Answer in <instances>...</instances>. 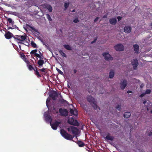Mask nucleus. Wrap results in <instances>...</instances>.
<instances>
[{
    "label": "nucleus",
    "mask_w": 152,
    "mask_h": 152,
    "mask_svg": "<svg viewBox=\"0 0 152 152\" xmlns=\"http://www.w3.org/2000/svg\"><path fill=\"white\" fill-rule=\"evenodd\" d=\"M49 96L51 97L53 100H55L58 96V94L56 92L54 91L50 94Z\"/></svg>",
    "instance_id": "nucleus-11"
},
{
    "label": "nucleus",
    "mask_w": 152,
    "mask_h": 152,
    "mask_svg": "<svg viewBox=\"0 0 152 152\" xmlns=\"http://www.w3.org/2000/svg\"><path fill=\"white\" fill-rule=\"evenodd\" d=\"M116 108L118 110H120L121 107L120 105H118V106H117Z\"/></svg>",
    "instance_id": "nucleus-44"
},
{
    "label": "nucleus",
    "mask_w": 152,
    "mask_h": 152,
    "mask_svg": "<svg viewBox=\"0 0 152 152\" xmlns=\"http://www.w3.org/2000/svg\"><path fill=\"white\" fill-rule=\"evenodd\" d=\"M146 100H144L143 101V103L144 104H145L146 103Z\"/></svg>",
    "instance_id": "nucleus-54"
},
{
    "label": "nucleus",
    "mask_w": 152,
    "mask_h": 152,
    "mask_svg": "<svg viewBox=\"0 0 152 152\" xmlns=\"http://www.w3.org/2000/svg\"><path fill=\"white\" fill-rule=\"evenodd\" d=\"M28 67L29 70H34V69H35V68H34V67L31 65H28Z\"/></svg>",
    "instance_id": "nucleus-31"
},
{
    "label": "nucleus",
    "mask_w": 152,
    "mask_h": 152,
    "mask_svg": "<svg viewBox=\"0 0 152 152\" xmlns=\"http://www.w3.org/2000/svg\"><path fill=\"white\" fill-rule=\"evenodd\" d=\"M59 53L61 54V55L63 57H66V55L65 53H64L62 50H60L59 51Z\"/></svg>",
    "instance_id": "nucleus-28"
},
{
    "label": "nucleus",
    "mask_w": 152,
    "mask_h": 152,
    "mask_svg": "<svg viewBox=\"0 0 152 152\" xmlns=\"http://www.w3.org/2000/svg\"><path fill=\"white\" fill-rule=\"evenodd\" d=\"M46 15L47 18L48 19L49 21H52V20L51 19V18L50 15L49 14H47Z\"/></svg>",
    "instance_id": "nucleus-32"
},
{
    "label": "nucleus",
    "mask_w": 152,
    "mask_h": 152,
    "mask_svg": "<svg viewBox=\"0 0 152 152\" xmlns=\"http://www.w3.org/2000/svg\"><path fill=\"white\" fill-rule=\"evenodd\" d=\"M148 134L149 136L151 135H152V132H150L148 133Z\"/></svg>",
    "instance_id": "nucleus-49"
},
{
    "label": "nucleus",
    "mask_w": 152,
    "mask_h": 152,
    "mask_svg": "<svg viewBox=\"0 0 152 152\" xmlns=\"http://www.w3.org/2000/svg\"><path fill=\"white\" fill-rule=\"evenodd\" d=\"M53 109L54 110H56V107L54 106L53 107Z\"/></svg>",
    "instance_id": "nucleus-55"
},
{
    "label": "nucleus",
    "mask_w": 152,
    "mask_h": 152,
    "mask_svg": "<svg viewBox=\"0 0 152 152\" xmlns=\"http://www.w3.org/2000/svg\"><path fill=\"white\" fill-rule=\"evenodd\" d=\"M64 47L67 50H72V48L68 45H64Z\"/></svg>",
    "instance_id": "nucleus-27"
},
{
    "label": "nucleus",
    "mask_w": 152,
    "mask_h": 152,
    "mask_svg": "<svg viewBox=\"0 0 152 152\" xmlns=\"http://www.w3.org/2000/svg\"><path fill=\"white\" fill-rule=\"evenodd\" d=\"M99 19V18L98 17H96L95 19V20H94V22H96L97 21V20H98V19Z\"/></svg>",
    "instance_id": "nucleus-50"
},
{
    "label": "nucleus",
    "mask_w": 152,
    "mask_h": 152,
    "mask_svg": "<svg viewBox=\"0 0 152 152\" xmlns=\"http://www.w3.org/2000/svg\"><path fill=\"white\" fill-rule=\"evenodd\" d=\"M75 11V9L73 10H72V12H74Z\"/></svg>",
    "instance_id": "nucleus-58"
},
{
    "label": "nucleus",
    "mask_w": 152,
    "mask_h": 152,
    "mask_svg": "<svg viewBox=\"0 0 152 152\" xmlns=\"http://www.w3.org/2000/svg\"><path fill=\"white\" fill-rule=\"evenodd\" d=\"M26 62L27 64V66H28V65H30V62H29V61L28 60L27 61H26Z\"/></svg>",
    "instance_id": "nucleus-48"
},
{
    "label": "nucleus",
    "mask_w": 152,
    "mask_h": 152,
    "mask_svg": "<svg viewBox=\"0 0 152 152\" xmlns=\"http://www.w3.org/2000/svg\"><path fill=\"white\" fill-rule=\"evenodd\" d=\"M56 69L59 74H60L62 75H63V72H62L59 69L57 68Z\"/></svg>",
    "instance_id": "nucleus-39"
},
{
    "label": "nucleus",
    "mask_w": 152,
    "mask_h": 152,
    "mask_svg": "<svg viewBox=\"0 0 152 152\" xmlns=\"http://www.w3.org/2000/svg\"><path fill=\"white\" fill-rule=\"evenodd\" d=\"M69 3H64L65 10H66L69 6Z\"/></svg>",
    "instance_id": "nucleus-40"
},
{
    "label": "nucleus",
    "mask_w": 152,
    "mask_h": 152,
    "mask_svg": "<svg viewBox=\"0 0 152 152\" xmlns=\"http://www.w3.org/2000/svg\"><path fill=\"white\" fill-rule=\"evenodd\" d=\"M131 115L130 112H127L124 113V116L125 118H129Z\"/></svg>",
    "instance_id": "nucleus-22"
},
{
    "label": "nucleus",
    "mask_w": 152,
    "mask_h": 152,
    "mask_svg": "<svg viewBox=\"0 0 152 152\" xmlns=\"http://www.w3.org/2000/svg\"><path fill=\"white\" fill-rule=\"evenodd\" d=\"M59 112L61 115L63 116H66L68 114V112L67 109L60 108L59 110Z\"/></svg>",
    "instance_id": "nucleus-3"
},
{
    "label": "nucleus",
    "mask_w": 152,
    "mask_h": 152,
    "mask_svg": "<svg viewBox=\"0 0 152 152\" xmlns=\"http://www.w3.org/2000/svg\"><path fill=\"white\" fill-rule=\"evenodd\" d=\"M131 30L132 28L131 26H125L124 28V31L126 33H130Z\"/></svg>",
    "instance_id": "nucleus-16"
},
{
    "label": "nucleus",
    "mask_w": 152,
    "mask_h": 152,
    "mask_svg": "<svg viewBox=\"0 0 152 152\" xmlns=\"http://www.w3.org/2000/svg\"><path fill=\"white\" fill-rule=\"evenodd\" d=\"M31 46L33 48H35L37 47V45L33 41H32L31 42Z\"/></svg>",
    "instance_id": "nucleus-35"
},
{
    "label": "nucleus",
    "mask_w": 152,
    "mask_h": 152,
    "mask_svg": "<svg viewBox=\"0 0 152 152\" xmlns=\"http://www.w3.org/2000/svg\"><path fill=\"white\" fill-rule=\"evenodd\" d=\"M34 74L37 75V77L38 78L41 77L40 74H39V72L38 71L37 68L35 66V69H34Z\"/></svg>",
    "instance_id": "nucleus-20"
},
{
    "label": "nucleus",
    "mask_w": 152,
    "mask_h": 152,
    "mask_svg": "<svg viewBox=\"0 0 152 152\" xmlns=\"http://www.w3.org/2000/svg\"><path fill=\"white\" fill-rule=\"evenodd\" d=\"M127 92L128 93H131L132 92L131 91L129 90Z\"/></svg>",
    "instance_id": "nucleus-53"
},
{
    "label": "nucleus",
    "mask_w": 152,
    "mask_h": 152,
    "mask_svg": "<svg viewBox=\"0 0 152 152\" xmlns=\"http://www.w3.org/2000/svg\"><path fill=\"white\" fill-rule=\"evenodd\" d=\"M107 17V15H105L103 16V18H106Z\"/></svg>",
    "instance_id": "nucleus-52"
},
{
    "label": "nucleus",
    "mask_w": 152,
    "mask_h": 152,
    "mask_svg": "<svg viewBox=\"0 0 152 152\" xmlns=\"http://www.w3.org/2000/svg\"><path fill=\"white\" fill-rule=\"evenodd\" d=\"M46 69V68H42L41 69H39L38 70L42 72H45Z\"/></svg>",
    "instance_id": "nucleus-43"
},
{
    "label": "nucleus",
    "mask_w": 152,
    "mask_h": 152,
    "mask_svg": "<svg viewBox=\"0 0 152 152\" xmlns=\"http://www.w3.org/2000/svg\"><path fill=\"white\" fill-rule=\"evenodd\" d=\"M79 20L77 18H76L73 20V22L75 23H78L79 22Z\"/></svg>",
    "instance_id": "nucleus-42"
},
{
    "label": "nucleus",
    "mask_w": 152,
    "mask_h": 152,
    "mask_svg": "<svg viewBox=\"0 0 152 152\" xmlns=\"http://www.w3.org/2000/svg\"><path fill=\"white\" fill-rule=\"evenodd\" d=\"M44 63V60L42 59H39L37 62V64L40 67L43 65Z\"/></svg>",
    "instance_id": "nucleus-23"
},
{
    "label": "nucleus",
    "mask_w": 152,
    "mask_h": 152,
    "mask_svg": "<svg viewBox=\"0 0 152 152\" xmlns=\"http://www.w3.org/2000/svg\"><path fill=\"white\" fill-rule=\"evenodd\" d=\"M115 49L117 51H121L124 50V46L121 44H118L114 46Z\"/></svg>",
    "instance_id": "nucleus-5"
},
{
    "label": "nucleus",
    "mask_w": 152,
    "mask_h": 152,
    "mask_svg": "<svg viewBox=\"0 0 152 152\" xmlns=\"http://www.w3.org/2000/svg\"><path fill=\"white\" fill-rule=\"evenodd\" d=\"M127 81L126 80H124L123 81H121V88L122 90H124L127 85Z\"/></svg>",
    "instance_id": "nucleus-9"
},
{
    "label": "nucleus",
    "mask_w": 152,
    "mask_h": 152,
    "mask_svg": "<svg viewBox=\"0 0 152 152\" xmlns=\"http://www.w3.org/2000/svg\"><path fill=\"white\" fill-rule=\"evenodd\" d=\"M97 40L96 39H94V40L92 42H91V44H93L94 43V42H96Z\"/></svg>",
    "instance_id": "nucleus-47"
},
{
    "label": "nucleus",
    "mask_w": 152,
    "mask_h": 152,
    "mask_svg": "<svg viewBox=\"0 0 152 152\" xmlns=\"http://www.w3.org/2000/svg\"><path fill=\"white\" fill-rule=\"evenodd\" d=\"M122 18L121 17V16H118L117 17V19L118 21L120 20Z\"/></svg>",
    "instance_id": "nucleus-46"
},
{
    "label": "nucleus",
    "mask_w": 152,
    "mask_h": 152,
    "mask_svg": "<svg viewBox=\"0 0 152 152\" xmlns=\"http://www.w3.org/2000/svg\"><path fill=\"white\" fill-rule=\"evenodd\" d=\"M151 92V90L150 89H147L145 92V94H149Z\"/></svg>",
    "instance_id": "nucleus-41"
},
{
    "label": "nucleus",
    "mask_w": 152,
    "mask_h": 152,
    "mask_svg": "<svg viewBox=\"0 0 152 152\" xmlns=\"http://www.w3.org/2000/svg\"><path fill=\"white\" fill-rule=\"evenodd\" d=\"M45 118L46 121L47 122H50V123L52 122V119L51 118V116L48 114H46L45 115Z\"/></svg>",
    "instance_id": "nucleus-13"
},
{
    "label": "nucleus",
    "mask_w": 152,
    "mask_h": 152,
    "mask_svg": "<svg viewBox=\"0 0 152 152\" xmlns=\"http://www.w3.org/2000/svg\"><path fill=\"white\" fill-rule=\"evenodd\" d=\"M109 23L113 25H115L117 23V20L115 18H112L109 20Z\"/></svg>",
    "instance_id": "nucleus-18"
},
{
    "label": "nucleus",
    "mask_w": 152,
    "mask_h": 152,
    "mask_svg": "<svg viewBox=\"0 0 152 152\" xmlns=\"http://www.w3.org/2000/svg\"><path fill=\"white\" fill-rule=\"evenodd\" d=\"M43 43V44L44 45H45V46H46V47H48V46H47V45H46L45 44V43Z\"/></svg>",
    "instance_id": "nucleus-57"
},
{
    "label": "nucleus",
    "mask_w": 152,
    "mask_h": 152,
    "mask_svg": "<svg viewBox=\"0 0 152 152\" xmlns=\"http://www.w3.org/2000/svg\"><path fill=\"white\" fill-rule=\"evenodd\" d=\"M61 123V122H58L56 121L53 123L52 124L51 122L50 124L52 129L54 130H56L59 124Z\"/></svg>",
    "instance_id": "nucleus-4"
},
{
    "label": "nucleus",
    "mask_w": 152,
    "mask_h": 152,
    "mask_svg": "<svg viewBox=\"0 0 152 152\" xmlns=\"http://www.w3.org/2000/svg\"><path fill=\"white\" fill-rule=\"evenodd\" d=\"M77 143L80 147H83L85 145V143L81 141H78Z\"/></svg>",
    "instance_id": "nucleus-24"
},
{
    "label": "nucleus",
    "mask_w": 152,
    "mask_h": 152,
    "mask_svg": "<svg viewBox=\"0 0 152 152\" xmlns=\"http://www.w3.org/2000/svg\"><path fill=\"white\" fill-rule=\"evenodd\" d=\"M68 132H71L72 133L75 135H77L78 134V129L76 127L71 126L68 127L67 129Z\"/></svg>",
    "instance_id": "nucleus-2"
},
{
    "label": "nucleus",
    "mask_w": 152,
    "mask_h": 152,
    "mask_svg": "<svg viewBox=\"0 0 152 152\" xmlns=\"http://www.w3.org/2000/svg\"><path fill=\"white\" fill-rule=\"evenodd\" d=\"M50 100V99L49 97L46 100V105L47 107H48V104H49Z\"/></svg>",
    "instance_id": "nucleus-34"
},
{
    "label": "nucleus",
    "mask_w": 152,
    "mask_h": 152,
    "mask_svg": "<svg viewBox=\"0 0 152 152\" xmlns=\"http://www.w3.org/2000/svg\"><path fill=\"white\" fill-rule=\"evenodd\" d=\"M68 123L71 125L78 126L79 125V123L77 120L74 121L73 118H72L71 120L69 119L68 121Z\"/></svg>",
    "instance_id": "nucleus-6"
},
{
    "label": "nucleus",
    "mask_w": 152,
    "mask_h": 152,
    "mask_svg": "<svg viewBox=\"0 0 152 152\" xmlns=\"http://www.w3.org/2000/svg\"><path fill=\"white\" fill-rule=\"evenodd\" d=\"M4 36L5 38L7 39H10L13 36V34L9 31L6 33L5 34Z\"/></svg>",
    "instance_id": "nucleus-15"
},
{
    "label": "nucleus",
    "mask_w": 152,
    "mask_h": 152,
    "mask_svg": "<svg viewBox=\"0 0 152 152\" xmlns=\"http://www.w3.org/2000/svg\"><path fill=\"white\" fill-rule=\"evenodd\" d=\"M87 100L91 104L95 101L94 98L91 96H88L87 97Z\"/></svg>",
    "instance_id": "nucleus-14"
},
{
    "label": "nucleus",
    "mask_w": 152,
    "mask_h": 152,
    "mask_svg": "<svg viewBox=\"0 0 152 152\" xmlns=\"http://www.w3.org/2000/svg\"><path fill=\"white\" fill-rule=\"evenodd\" d=\"M145 93H142V94H141V95H140V96H139L140 97H143V96H144V95H145Z\"/></svg>",
    "instance_id": "nucleus-45"
},
{
    "label": "nucleus",
    "mask_w": 152,
    "mask_h": 152,
    "mask_svg": "<svg viewBox=\"0 0 152 152\" xmlns=\"http://www.w3.org/2000/svg\"><path fill=\"white\" fill-rule=\"evenodd\" d=\"M104 59L107 61L112 60H113V58L111 55L107 53H103L102 54Z\"/></svg>",
    "instance_id": "nucleus-7"
},
{
    "label": "nucleus",
    "mask_w": 152,
    "mask_h": 152,
    "mask_svg": "<svg viewBox=\"0 0 152 152\" xmlns=\"http://www.w3.org/2000/svg\"><path fill=\"white\" fill-rule=\"evenodd\" d=\"M60 133L64 138L67 140H72L74 137V136H72L71 135L68 133L63 129L61 130Z\"/></svg>",
    "instance_id": "nucleus-1"
},
{
    "label": "nucleus",
    "mask_w": 152,
    "mask_h": 152,
    "mask_svg": "<svg viewBox=\"0 0 152 152\" xmlns=\"http://www.w3.org/2000/svg\"><path fill=\"white\" fill-rule=\"evenodd\" d=\"M19 48H20V49L21 50V46L20 45H19Z\"/></svg>",
    "instance_id": "nucleus-56"
},
{
    "label": "nucleus",
    "mask_w": 152,
    "mask_h": 152,
    "mask_svg": "<svg viewBox=\"0 0 152 152\" xmlns=\"http://www.w3.org/2000/svg\"><path fill=\"white\" fill-rule=\"evenodd\" d=\"M151 113L152 114V110L151 111Z\"/></svg>",
    "instance_id": "nucleus-59"
},
{
    "label": "nucleus",
    "mask_w": 152,
    "mask_h": 152,
    "mask_svg": "<svg viewBox=\"0 0 152 152\" xmlns=\"http://www.w3.org/2000/svg\"><path fill=\"white\" fill-rule=\"evenodd\" d=\"M34 56L37 57H38L40 59H43L41 56L39 54L37 53H35V54H34Z\"/></svg>",
    "instance_id": "nucleus-38"
},
{
    "label": "nucleus",
    "mask_w": 152,
    "mask_h": 152,
    "mask_svg": "<svg viewBox=\"0 0 152 152\" xmlns=\"http://www.w3.org/2000/svg\"><path fill=\"white\" fill-rule=\"evenodd\" d=\"M73 72H74V73L75 74L77 72V70L76 69H74L73 70Z\"/></svg>",
    "instance_id": "nucleus-51"
},
{
    "label": "nucleus",
    "mask_w": 152,
    "mask_h": 152,
    "mask_svg": "<svg viewBox=\"0 0 152 152\" xmlns=\"http://www.w3.org/2000/svg\"><path fill=\"white\" fill-rule=\"evenodd\" d=\"M131 64L133 67L134 69H135L138 65V63L137 59H134L131 62Z\"/></svg>",
    "instance_id": "nucleus-8"
},
{
    "label": "nucleus",
    "mask_w": 152,
    "mask_h": 152,
    "mask_svg": "<svg viewBox=\"0 0 152 152\" xmlns=\"http://www.w3.org/2000/svg\"><path fill=\"white\" fill-rule=\"evenodd\" d=\"M91 104L94 109L96 110V109H97L98 107L99 109H100L99 107H98V106L96 103L95 101L94 102H93Z\"/></svg>",
    "instance_id": "nucleus-26"
},
{
    "label": "nucleus",
    "mask_w": 152,
    "mask_h": 152,
    "mask_svg": "<svg viewBox=\"0 0 152 152\" xmlns=\"http://www.w3.org/2000/svg\"><path fill=\"white\" fill-rule=\"evenodd\" d=\"M59 101L61 103L63 104L64 105H67L69 103L67 101L64 100L63 99H60L59 100Z\"/></svg>",
    "instance_id": "nucleus-21"
},
{
    "label": "nucleus",
    "mask_w": 152,
    "mask_h": 152,
    "mask_svg": "<svg viewBox=\"0 0 152 152\" xmlns=\"http://www.w3.org/2000/svg\"><path fill=\"white\" fill-rule=\"evenodd\" d=\"M151 27L152 28V23L151 24Z\"/></svg>",
    "instance_id": "nucleus-60"
},
{
    "label": "nucleus",
    "mask_w": 152,
    "mask_h": 152,
    "mask_svg": "<svg viewBox=\"0 0 152 152\" xmlns=\"http://www.w3.org/2000/svg\"><path fill=\"white\" fill-rule=\"evenodd\" d=\"M39 53H40V54H41V53L39 51Z\"/></svg>",
    "instance_id": "nucleus-61"
},
{
    "label": "nucleus",
    "mask_w": 152,
    "mask_h": 152,
    "mask_svg": "<svg viewBox=\"0 0 152 152\" xmlns=\"http://www.w3.org/2000/svg\"><path fill=\"white\" fill-rule=\"evenodd\" d=\"M7 18V21L9 22V23H11L12 24H13V23H14V22L13 21H12V19H11V18Z\"/></svg>",
    "instance_id": "nucleus-36"
},
{
    "label": "nucleus",
    "mask_w": 152,
    "mask_h": 152,
    "mask_svg": "<svg viewBox=\"0 0 152 152\" xmlns=\"http://www.w3.org/2000/svg\"><path fill=\"white\" fill-rule=\"evenodd\" d=\"M133 47L134 49V50L135 53L138 54L139 53V46L137 44L134 45Z\"/></svg>",
    "instance_id": "nucleus-17"
},
{
    "label": "nucleus",
    "mask_w": 152,
    "mask_h": 152,
    "mask_svg": "<svg viewBox=\"0 0 152 152\" xmlns=\"http://www.w3.org/2000/svg\"><path fill=\"white\" fill-rule=\"evenodd\" d=\"M20 37V35H16L15 36H13V37L15 39L17 40L20 41V37Z\"/></svg>",
    "instance_id": "nucleus-33"
},
{
    "label": "nucleus",
    "mask_w": 152,
    "mask_h": 152,
    "mask_svg": "<svg viewBox=\"0 0 152 152\" xmlns=\"http://www.w3.org/2000/svg\"><path fill=\"white\" fill-rule=\"evenodd\" d=\"M70 113L72 115H73L75 116H77V112L76 110H74L72 109H70Z\"/></svg>",
    "instance_id": "nucleus-19"
},
{
    "label": "nucleus",
    "mask_w": 152,
    "mask_h": 152,
    "mask_svg": "<svg viewBox=\"0 0 152 152\" xmlns=\"http://www.w3.org/2000/svg\"><path fill=\"white\" fill-rule=\"evenodd\" d=\"M104 138L105 140H107L113 141L114 139V137L113 136L111 135L109 133H107V136Z\"/></svg>",
    "instance_id": "nucleus-12"
},
{
    "label": "nucleus",
    "mask_w": 152,
    "mask_h": 152,
    "mask_svg": "<svg viewBox=\"0 0 152 152\" xmlns=\"http://www.w3.org/2000/svg\"><path fill=\"white\" fill-rule=\"evenodd\" d=\"M20 37V40L19 42H18V43L23 44L24 43L23 42L25 41V40L26 39L27 36L25 35H20V37Z\"/></svg>",
    "instance_id": "nucleus-10"
},
{
    "label": "nucleus",
    "mask_w": 152,
    "mask_h": 152,
    "mask_svg": "<svg viewBox=\"0 0 152 152\" xmlns=\"http://www.w3.org/2000/svg\"><path fill=\"white\" fill-rule=\"evenodd\" d=\"M114 72L113 70L110 71L109 74V77L110 78H113L114 76Z\"/></svg>",
    "instance_id": "nucleus-25"
},
{
    "label": "nucleus",
    "mask_w": 152,
    "mask_h": 152,
    "mask_svg": "<svg viewBox=\"0 0 152 152\" xmlns=\"http://www.w3.org/2000/svg\"><path fill=\"white\" fill-rule=\"evenodd\" d=\"M37 49H35L34 50H32L31 52L30 53V54L31 55L32 54H35V53H36L37 52Z\"/></svg>",
    "instance_id": "nucleus-37"
},
{
    "label": "nucleus",
    "mask_w": 152,
    "mask_h": 152,
    "mask_svg": "<svg viewBox=\"0 0 152 152\" xmlns=\"http://www.w3.org/2000/svg\"><path fill=\"white\" fill-rule=\"evenodd\" d=\"M28 26L32 30L36 32L39 33L38 30L37 29H35L34 27H32L30 26Z\"/></svg>",
    "instance_id": "nucleus-30"
},
{
    "label": "nucleus",
    "mask_w": 152,
    "mask_h": 152,
    "mask_svg": "<svg viewBox=\"0 0 152 152\" xmlns=\"http://www.w3.org/2000/svg\"><path fill=\"white\" fill-rule=\"evenodd\" d=\"M46 8L50 12H52L53 9L51 5H47L46 7Z\"/></svg>",
    "instance_id": "nucleus-29"
}]
</instances>
